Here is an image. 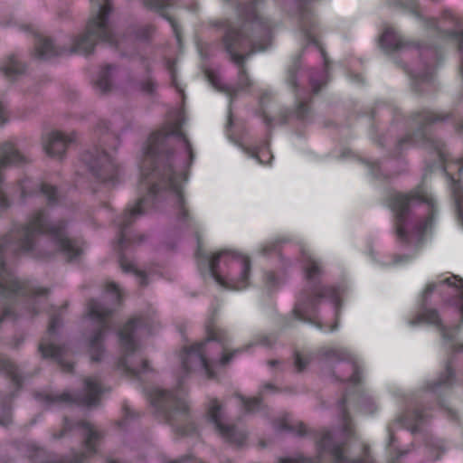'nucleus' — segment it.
<instances>
[{"label": "nucleus", "instance_id": "1", "mask_svg": "<svg viewBox=\"0 0 463 463\" xmlns=\"http://www.w3.org/2000/svg\"><path fill=\"white\" fill-rule=\"evenodd\" d=\"M391 209L394 213L397 238L410 243H418L421 236L438 222L436 200L426 186L420 185L408 194L392 196Z\"/></svg>", "mask_w": 463, "mask_h": 463}, {"label": "nucleus", "instance_id": "2", "mask_svg": "<svg viewBox=\"0 0 463 463\" xmlns=\"http://www.w3.org/2000/svg\"><path fill=\"white\" fill-rule=\"evenodd\" d=\"M206 260L211 276L220 286L232 290H241L249 286L250 261L248 256L234 250H222Z\"/></svg>", "mask_w": 463, "mask_h": 463}, {"label": "nucleus", "instance_id": "3", "mask_svg": "<svg viewBox=\"0 0 463 463\" xmlns=\"http://www.w3.org/2000/svg\"><path fill=\"white\" fill-rule=\"evenodd\" d=\"M340 305V293L333 288H323L321 292H314L311 298L300 297L294 308L298 318L303 321H315L327 328L336 329V318Z\"/></svg>", "mask_w": 463, "mask_h": 463}, {"label": "nucleus", "instance_id": "4", "mask_svg": "<svg viewBox=\"0 0 463 463\" xmlns=\"http://www.w3.org/2000/svg\"><path fill=\"white\" fill-rule=\"evenodd\" d=\"M47 234L50 236L57 250L64 253L68 258L73 259L81 252V249L76 246L66 237L65 227L61 222H54L45 211L35 213L23 231L21 249L29 250L33 247L37 235Z\"/></svg>", "mask_w": 463, "mask_h": 463}, {"label": "nucleus", "instance_id": "5", "mask_svg": "<svg viewBox=\"0 0 463 463\" xmlns=\"http://www.w3.org/2000/svg\"><path fill=\"white\" fill-rule=\"evenodd\" d=\"M93 13L90 17L86 30L74 38L71 52L80 54L90 53L99 41H110L111 29L109 22L110 11L109 0H90Z\"/></svg>", "mask_w": 463, "mask_h": 463}, {"label": "nucleus", "instance_id": "6", "mask_svg": "<svg viewBox=\"0 0 463 463\" xmlns=\"http://www.w3.org/2000/svg\"><path fill=\"white\" fill-rule=\"evenodd\" d=\"M181 126V122H177L173 125L169 129L165 130L163 136L169 135H176L180 136V146L183 149L181 155L177 157L173 158V162L175 164V166H178V171L173 169L172 165H168L164 168L163 172L159 169H156L153 171L152 178H158L162 181L167 179V186L168 188L175 194L176 196V200L179 205L183 203V196H182V187L183 184L186 180V173L185 168L190 165L193 160V152L191 148V145L188 142L187 138L183 136L180 132L179 128ZM162 134H156L153 136L152 142L156 143L158 141L159 137Z\"/></svg>", "mask_w": 463, "mask_h": 463}, {"label": "nucleus", "instance_id": "7", "mask_svg": "<svg viewBox=\"0 0 463 463\" xmlns=\"http://www.w3.org/2000/svg\"><path fill=\"white\" fill-rule=\"evenodd\" d=\"M237 349L232 353L224 352L222 345L214 341L207 340L204 343L193 345L181 354V363L187 372L194 371L204 373L211 377L213 375V365L226 364L232 356L240 353Z\"/></svg>", "mask_w": 463, "mask_h": 463}, {"label": "nucleus", "instance_id": "8", "mask_svg": "<svg viewBox=\"0 0 463 463\" xmlns=\"http://www.w3.org/2000/svg\"><path fill=\"white\" fill-rule=\"evenodd\" d=\"M83 161L90 170L102 181L115 184L119 175V167L112 156L106 153H87Z\"/></svg>", "mask_w": 463, "mask_h": 463}, {"label": "nucleus", "instance_id": "9", "mask_svg": "<svg viewBox=\"0 0 463 463\" xmlns=\"http://www.w3.org/2000/svg\"><path fill=\"white\" fill-rule=\"evenodd\" d=\"M435 290L453 296L455 298L453 305L456 306V310L463 322V280L456 276H451L430 282L422 291V298L426 299Z\"/></svg>", "mask_w": 463, "mask_h": 463}, {"label": "nucleus", "instance_id": "10", "mask_svg": "<svg viewBox=\"0 0 463 463\" xmlns=\"http://www.w3.org/2000/svg\"><path fill=\"white\" fill-rule=\"evenodd\" d=\"M439 156L444 163V171L449 176L450 179V189L455 200L458 222L463 227V186L460 183L456 181L452 176L454 171L460 173L463 169L461 164V158H449L447 154L439 151Z\"/></svg>", "mask_w": 463, "mask_h": 463}, {"label": "nucleus", "instance_id": "11", "mask_svg": "<svg viewBox=\"0 0 463 463\" xmlns=\"http://www.w3.org/2000/svg\"><path fill=\"white\" fill-rule=\"evenodd\" d=\"M208 418L220 434L231 442L241 445L246 439V433L234 427L226 425L222 406L216 400L210 402Z\"/></svg>", "mask_w": 463, "mask_h": 463}, {"label": "nucleus", "instance_id": "12", "mask_svg": "<svg viewBox=\"0 0 463 463\" xmlns=\"http://www.w3.org/2000/svg\"><path fill=\"white\" fill-rule=\"evenodd\" d=\"M317 448L319 450V453L322 455L328 454L330 456V458L335 461V463H368V460L359 459V460H354L352 462L346 461L345 458L343 457L342 449L332 443V437L330 432H324L318 440ZM279 463H307V460L299 458H283L279 461Z\"/></svg>", "mask_w": 463, "mask_h": 463}, {"label": "nucleus", "instance_id": "13", "mask_svg": "<svg viewBox=\"0 0 463 463\" xmlns=\"http://www.w3.org/2000/svg\"><path fill=\"white\" fill-rule=\"evenodd\" d=\"M419 322H425L435 326L441 334L445 343L449 348H458L462 345L458 341L457 336L459 332V326H456L447 328L441 323L438 312L434 309L424 310L419 317Z\"/></svg>", "mask_w": 463, "mask_h": 463}, {"label": "nucleus", "instance_id": "14", "mask_svg": "<svg viewBox=\"0 0 463 463\" xmlns=\"http://www.w3.org/2000/svg\"><path fill=\"white\" fill-rule=\"evenodd\" d=\"M74 140V133L52 131L44 137L43 146L48 156L60 158L64 155L68 145Z\"/></svg>", "mask_w": 463, "mask_h": 463}, {"label": "nucleus", "instance_id": "15", "mask_svg": "<svg viewBox=\"0 0 463 463\" xmlns=\"http://www.w3.org/2000/svg\"><path fill=\"white\" fill-rule=\"evenodd\" d=\"M2 253L3 249L0 246V293L7 295L18 290L21 282L5 269L2 261Z\"/></svg>", "mask_w": 463, "mask_h": 463}, {"label": "nucleus", "instance_id": "16", "mask_svg": "<svg viewBox=\"0 0 463 463\" xmlns=\"http://www.w3.org/2000/svg\"><path fill=\"white\" fill-rule=\"evenodd\" d=\"M154 394L155 397L152 398V402L155 404L163 402L170 403L175 410H184L186 408V401L183 395L180 396L163 390H156Z\"/></svg>", "mask_w": 463, "mask_h": 463}, {"label": "nucleus", "instance_id": "17", "mask_svg": "<svg viewBox=\"0 0 463 463\" xmlns=\"http://www.w3.org/2000/svg\"><path fill=\"white\" fill-rule=\"evenodd\" d=\"M402 43L400 35L392 27H386L380 38V45L385 51H392Z\"/></svg>", "mask_w": 463, "mask_h": 463}, {"label": "nucleus", "instance_id": "18", "mask_svg": "<svg viewBox=\"0 0 463 463\" xmlns=\"http://www.w3.org/2000/svg\"><path fill=\"white\" fill-rule=\"evenodd\" d=\"M100 388L96 378H88L85 381V395L82 403L87 406L95 405L98 402Z\"/></svg>", "mask_w": 463, "mask_h": 463}, {"label": "nucleus", "instance_id": "19", "mask_svg": "<svg viewBox=\"0 0 463 463\" xmlns=\"http://www.w3.org/2000/svg\"><path fill=\"white\" fill-rule=\"evenodd\" d=\"M137 328V321H130L120 332V341L128 351L134 350L135 342L133 333Z\"/></svg>", "mask_w": 463, "mask_h": 463}, {"label": "nucleus", "instance_id": "20", "mask_svg": "<svg viewBox=\"0 0 463 463\" xmlns=\"http://www.w3.org/2000/svg\"><path fill=\"white\" fill-rule=\"evenodd\" d=\"M61 52L56 50L53 43L47 39L39 41L36 47V55L41 59H49Z\"/></svg>", "mask_w": 463, "mask_h": 463}, {"label": "nucleus", "instance_id": "21", "mask_svg": "<svg viewBox=\"0 0 463 463\" xmlns=\"http://www.w3.org/2000/svg\"><path fill=\"white\" fill-rule=\"evenodd\" d=\"M110 312V310L103 307L99 303L95 301L90 302L88 307V317L91 320H97L99 323H102L105 317Z\"/></svg>", "mask_w": 463, "mask_h": 463}, {"label": "nucleus", "instance_id": "22", "mask_svg": "<svg viewBox=\"0 0 463 463\" xmlns=\"http://www.w3.org/2000/svg\"><path fill=\"white\" fill-rule=\"evenodd\" d=\"M1 70L5 76L13 77L22 72L23 67L18 62L17 58L15 56H12L5 62Z\"/></svg>", "mask_w": 463, "mask_h": 463}, {"label": "nucleus", "instance_id": "23", "mask_svg": "<svg viewBox=\"0 0 463 463\" xmlns=\"http://www.w3.org/2000/svg\"><path fill=\"white\" fill-rule=\"evenodd\" d=\"M84 436L86 438V448L89 453L95 451V441L97 440L99 434L90 424H85L83 427Z\"/></svg>", "mask_w": 463, "mask_h": 463}, {"label": "nucleus", "instance_id": "24", "mask_svg": "<svg viewBox=\"0 0 463 463\" xmlns=\"http://www.w3.org/2000/svg\"><path fill=\"white\" fill-rule=\"evenodd\" d=\"M39 348L44 357L59 358L61 354L60 347L53 344H47L45 341L40 345Z\"/></svg>", "mask_w": 463, "mask_h": 463}, {"label": "nucleus", "instance_id": "25", "mask_svg": "<svg viewBox=\"0 0 463 463\" xmlns=\"http://www.w3.org/2000/svg\"><path fill=\"white\" fill-rule=\"evenodd\" d=\"M112 68L111 67H109L108 70L106 71H104L102 74L99 75L98 80H97V88L101 91V92H107L110 90V80H109V76H110V71H111Z\"/></svg>", "mask_w": 463, "mask_h": 463}, {"label": "nucleus", "instance_id": "26", "mask_svg": "<svg viewBox=\"0 0 463 463\" xmlns=\"http://www.w3.org/2000/svg\"><path fill=\"white\" fill-rule=\"evenodd\" d=\"M320 273V268L317 263L313 259H308L307 268H306V276L308 279H316Z\"/></svg>", "mask_w": 463, "mask_h": 463}, {"label": "nucleus", "instance_id": "27", "mask_svg": "<svg viewBox=\"0 0 463 463\" xmlns=\"http://www.w3.org/2000/svg\"><path fill=\"white\" fill-rule=\"evenodd\" d=\"M251 156L255 158L260 164L265 165L271 159V154L269 150H260L251 152Z\"/></svg>", "mask_w": 463, "mask_h": 463}, {"label": "nucleus", "instance_id": "28", "mask_svg": "<svg viewBox=\"0 0 463 463\" xmlns=\"http://www.w3.org/2000/svg\"><path fill=\"white\" fill-rule=\"evenodd\" d=\"M0 368L6 373L10 374L13 377L14 381L18 382V377L16 373L17 369L12 362L8 360L1 362Z\"/></svg>", "mask_w": 463, "mask_h": 463}, {"label": "nucleus", "instance_id": "29", "mask_svg": "<svg viewBox=\"0 0 463 463\" xmlns=\"http://www.w3.org/2000/svg\"><path fill=\"white\" fill-rule=\"evenodd\" d=\"M237 399L238 402L244 406L247 411H254L255 407H257L260 403V401L257 398L245 400L243 397L238 396Z\"/></svg>", "mask_w": 463, "mask_h": 463}, {"label": "nucleus", "instance_id": "30", "mask_svg": "<svg viewBox=\"0 0 463 463\" xmlns=\"http://www.w3.org/2000/svg\"><path fill=\"white\" fill-rule=\"evenodd\" d=\"M453 380V373L449 366L445 368L444 374L439 377L437 385H449Z\"/></svg>", "mask_w": 463, "mask_h": 463}, {"label": "nucleus", "instance_id": "31", "mask_svg": "<svg viewBox=\"0 0 463 463\" xmlns=\"http://www.w3.org/2000/svg\"><path fill=\"white\" fill-rule=\"evenodd\" d=\"M102 339V333L99 332L90 340V355L93 360H99V357L94 354L96 348L99 347L100 340Z\"/></svg>", "mask_w": 463, "mask_h": 463}, {"label": "nucleus", "instance_id": "32", "mask_svg": "<svg viewBox=\"0 0 463 463\" xmlns=\"http://www.w3.org/2000/svg\"><path fill=\"white\" fill-rule=\"evenodd\" d=\"M146 4L155 9H163L168 5V0H146Z\"/></svg>", "mask_w": 463, "mask_h": 463}, {"label": "nucleus", "instance_id": "33", "mask_svg": "<svg viewBox=\"0 0 463 463\" xmlns=\"http://www.w3.org/2000/svg\"><path fill=\"white\" fill-rule=\"evenodd\" d=\"M42 192L46 195L47 199L50 202H52L54 200V195L56 194L55 188L51 185H43L42 186Z\"/></svg>", "mask_w": 463, "mask_h": 463}, {"label": "nucleus", "instance_id": "34", "mask_svg": "<svg viewBox=\"0 0 463 463\" xmlns=\"http://www.w3.org/2000/svg\"><path fill=\"white\" fill-rule=\"evenodd\" d=\"M143 203H144V201L141 200L139 202H137L129 211H128V214L131 216V217H137L140 214H142L143 213V210H142V206H143Z\"/></svg>", "mask_w": 463, "mask_h": 463}, {"label": "nucleus", "instance_id": "35", "mask_svg": "<svg viewBox=\"0 0 463 463\" xmlns=\"http://www.w3.org/2000/svg\"><path fill=\"white\" fill-rule=\"evenodd\" d=\"M307 364V360L305 357L297 355L295 358V367L298 371H302Z\"/></svg>", "mask_w": 463, "mask_h": 463}, {"label": "nucleus", "instance_id": "36", "mask_svg": "<svg viewBox=\"0 0 463 463\" xmlns=\"http://www.w3.org/2000/svg\"><path fill=\"white\" fill-rule=\"evenodd\" d=\"M108 291L111 292L112 293V298H115L116 300H119L120 298V290L118 288V287L114 284V283H110L108 285Z\"/></svg>", "mask_w": 463, "mask_h": 463}, {"label": "nucleus", "instance_id": "37", "mask_svg": "<svg viewBox=\"0 0 463 463\" xmlns=\"http://www.w3.org/2000/svg\"><path fill=\"white\" fill-rule=\"evenodd\" d=\"M207 78L213 86H214L216 89H222L220 80L216 75H214L213 72H207Z\"/></svg>", "mask_w": 463, "mask_h": 463}, {"label": "nucleus", "instance_id": "38", "mask_svg": "<svg viewBox=\"0 0 463 463\" xmlns=\"http://www.w3.org/2000/svg\"><path fill=\"white\" fill-rule=\"evenodd\" d=\"M239 35L237 33H233V32H229L226 36H225V42H226V44H227V49L228 51L232 53V50H231V43H230V41L232 40H235V38H237Z\"/></svg>", "mask_w": 463, "mask_h": 463}, {"label": "nucleus", "instance_id": "39", "mask_svg": "<svg viewBox=\"0 0 463 463\" xmlns=\"http://www.w3.org/2000/svg\"><path fill=\"white\" fill-rule=\"evenodd\" d=\"M7 118V111L3 104H0V124H3Z\"/></svg>", "mask_w": 463, "mask_h": 463}, {"label": "nucleus", "instance_id": "40", "mask_svg": "<svg viewBox=\"0 0 463 463\" xmlns=\"http://www.w3.org/2000/svg\"><path fill=\"white\" fill-rule=\"evenodd\" d=\"M352 368L354 370L353 375L349 378V381L355 383L359 382L358 371L355 365H352Z\"/></svg>", "mask_w": 463, "mask_h": 463}, {"label": "nucleus", "instance_id": "41", "mask_svg": "<svg viewBox=\"0 0 463 463\" xmlns=\"http://www.w3.org/2000/svg\"><path fill=\"white\" fill-rule=\"evenodd\" d=\"M275 243L274 242H267L266 244H264L262 247H261V251L264 253V254H267L269 253L271 249L274 247Z\"/></svg>", "mask_w": 463, "mask_h": 463}, {"label": "nucleus", "instance_id": "42", "mask_svg": "<svg viewBox=\"0 0 463 463\" xmlns=\"http://www.w3.org/2000/svg\"><path fill=\"white\" fill-rule=\"evenodd\" d=\"M304 37L306 38L307 43H316L315 36L311 33H305Z\"/></svg>", "mask_w": 463, "mask_h": 463}, {"label": "nucleus", "instance_id": "43", "mask_svg": "<svg viewBox=\"0 0 463 463\" xmlns=\"http://www.w3.org/2000/svg\"><path fill=\"white\" fill-rule=\"evenodd\" d=\"M129 370L133 371L135 373H139L141 372H145L146 370V363L145 362L143 367L141 369L129 368Z\"/></svg>", "mask_w": 463, "mask_h": 463}, {"label": "nucleus", "instance_id": "44", "mask_svg": "<svg viewBox=\"0 0 463 463\" xmlns=\"http://www.w3.org/2000/svg\"><path fill=\"white\" fill-rule=\"evenodd\" d=\"M232 57L233 59V61L237 63H241L243 60V57L241 55H238V54L232 53Z\"/></svg>", "mask_w": 463, "mask_h": 463}, {"label": "nucleus", "instance_id": "45", "mask_svg": "<svg viewBox=\"0 0 463 463\" xmlns=\"http://www.w3.org/2000/svg\"><path fill=\"white\" fill-rule=\"evenodd\" d=\"M57 325H58V322H57V321L53 320V321L52 322V324H51V326H50V327H49V333H50V334L54 333V331H55V327H56V326H57Z\"/></svg>", "mask_w": 463, "mask_h": 463}, {"label": "nucleus", "instance_id": "46", "mask_svg": "<svg viewBox=\"0 0 463 463\" xmlns=\"http://www.w3.org/2000/svg\"><path fill=\"white\" fill-rule=\"evenodd\" d=\"M170 24H171V25L173 27V30H174V32H175V33L176 35L177 41L179 42V34H178V32H177L176 24H175L174 21H170Z\"/></svg>", "mask_w": 463, "mask_h": 463}, {"label": "nucleus", "instance_id": "47", "mask_svg": "<svg viewBox=\"0 0 463 463\" xmlns=\"http://www.w3.org/2000/svg\"><path fill=\"white\" fill-rule=\"evenodd\" d=\"M29 184L28 181H24L21 185H22V194L23 195L25 194V188L27 187V184Z\"/></svg>", "mask_w": 463, "mask_h": 463}, {"label": "nucleus", "instance_id": "48", "mask_svg": "<svg viewBox=\"0 0 463 463\" xmlns=\"http://www.w3.org/2000/svg\"><path fill=\"white\" fill-rule=\"evenodd\" d=\"M123 269H124L126 271H132V270H135L134 266H132V265H130L129 267L123 266Z\"/></svg>", "mask_w": 463, "mask_h": 463}, {"label": "nucleus", "instance_id": "49", "mask_svg": "<svg viewBox=\"0 0 463 463\" xmlns=\"http://www.w3.org/2000/svg\"><path fill=\"white\" fill-rule=\"evenodd\" d=\"M241 80V83L242 82H246V81H248V77L243 74V75L241 76V80Z\"/></svg>", "mask_w": 463, "mask_h": 463}, {"label": "nucleus", "instance_id": "50", "mask_svg": "<svg viewBox=\"0 0 463 463\" xmlns=\"http://www.w3.org/2000/svg\"><path fill=\"white\" fill-rule=\"evenodd\" d=\"M151 193L152 194L156 193V186L155 185H153V187L151 188Z\"/></svg>", "mask_w": 463, "mask_h": 463}, {"label": "nucleus", "instance_id": "51", "mask_svg": "<svg viewBox=\"0 0 463 463\" xmlns=\"http://www.w3.org/2000/svg\"><path fill=\"white\" fill-rule=\"evenodd\" d=\"M268 279L271 281L273 279V275L269 274Z\"/></svg>", "mask_w": 463, "mask_h": 463}, {"label": "nucleus", "instance_id": "52", "mask_svg": "<svg viewBox=\"0 0 463 463\" xmlns=\"http://www.w3.org/2000/svg\"><path fill=\"white\" fill-rule=\"evenodd\" d=\"M142 175L144 176V178L148 179V176L146 175V174L142 173Z\"/></svg>", "mask_w": 463, "mask_h": 463}, {"label": "nucleus", "instance_id": "53", "mask_svg": "<svg viewBox=\"0 0 463 463\" xmlns=\"http://www.w3.org/2000/svg\"><path fill=\"white\" fill-rule=\"evenodd\" d=\"M312 85H313V88L316 90V85H315V82L313 80H312Z\"/></svg>", "mask_w": 463, "mask_h": 463}, {"label": "nucleus", "instance_id": "54", "mask_svg": "<svg viewBox=\"0 0 463 463\" xmlns=\"http://www.w3.org/2000/svg\"><path fill=\"white\" fill-rule=\"evenodd\" d=\"M108 463H115V462H113V461H109Z\"/></svg>", "mask_w": 463, "mask_h": 463}, {"label": "nucleus", "instance_id": "55", "mask_svg": "<svg viewBox=\"0 0 463 463\" xmlns=\"http://www.w3.org/2000/svg\"><path fill=\"white\" fill-rule=\"evenodd\" d=\"M461 37L463 38V32H462V33H461Z\"/></svg>", "mask_w": 463, "mask_h": 463}]
</instances>
